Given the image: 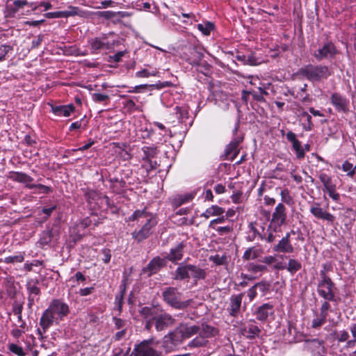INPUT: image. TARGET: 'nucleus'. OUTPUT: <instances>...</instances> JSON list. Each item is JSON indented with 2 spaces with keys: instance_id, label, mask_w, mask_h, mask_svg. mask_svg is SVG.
<instances>
[{
  "instance_id": "1",
  "label": "nucleus",
  "mask_w": 356,
  "mask_h": 356,
  "mask_svg": "<svg viewBox=\"0 0 356 356\" xmlns=\"http://www.w3.org/2000/svg\"><path fill=\"white\" fill-rule=\"evenodd\" d=\"M70 309L66 303L59 300H52L40 319V325L42 327V330L40 328L38 329V335L42 338L43 334L54 323L58 324L60 321H63L68 315Z\"/></svg>"
},
{
  "instance_id": "2",
  "label": "nucleus",
  "mask_w": 356,
  "mask_h": 356,
  "mask_svg": "<svg viewBox=\"0 0 356 356\" xmlns=\"http://www.w3.org/2000/svg\"><path fill=\"white\" fill-rule=\"evenodd\" d=\"M206 271L198 266L180 263L174 273L173 278L177 280H184L193 279L195 282L200 280L205 279Z\"/></svg>"
},
{
  "instance_id": "3",
  "label": "nucleus",
  "mask_w": 356,
  "mask_h": 356,
  "mask_svg": "<svg viewBox=\"0 0 356 356\" xmlns=\"http://www.w3.org/2000/svg\"><path fill=\"white\" fill-rule=\"evenodd\" d=\"M300 73L313 82H318L327 79L331 74L328 67L321 65H307L300 70Z\"/></svg>"
},
{
  "instance_id": "4",
  "label": "nucleus",
  "mask_w": 356,
  "mask_h": 356,
  "mask_svg": "<svg viewBox=\"0 0 356 356\" xmlns=\"http://www.w3.org/2000/svg\"><path fill=\"white\" fill-rule=\"evenodd\" d=\"M164 300L170 306L177 309H184L190 303L189 300L181 301V293L175 287H168L163 292Z\"/></svg>"
},
{
  "instance_id": "5",
  "label": "nucleus",
  "mask_w": 356,
  "mask_h": 356,
  "mask_svg": "<svg viewBox=\"0 0 356 356\" xmlns=\"http://www.w3.org/2000/svg\"><path fill=\"white\" fill-rule=\"evenodd\" d=\"M153 339L144 340L135 346L129 356H162V353L152 347Z\"/></svg>"
},
{
  "instance_id": "6",
  "label": "nucleus",
  "mask_w": 356,
  "mask_h": 356,
  "mask_svg": "<svg viewBox=\"0 0 356 356\" xmlns=\"http://www.w3.org/2000/svg\"><path fill=\"white\" fill-rule=\"evenodd\" d=\"M86 197L92 209L96 210L102 208L104 204H108V198L95 191H88Z\"/></svg>"
},
{
  "instance_id": "7",
  "label": "nucleus",
  "mask_w": 356,
  "mask_h": 356,
  "mask_svg": "<svg viewBox=\"0 0 356 356\" xmlns=\"http://www.w3.org/2000/svg\"><path fill=\"white\" fill-rule=\"evenodd\" d=\"M215 329L208 325H202L199 332V336L193 339L189 346L192 347H198L204 346L206 343V339L214 335Z\"/></svg>"
},
{
  "instance_id": "8",
  "label": "nucleus",
  "mask_w": 356,
  "mask_h": 356,
  "mask_svg": "<svg viewBox=\"0 0 356 356\" xmlns=\"http://www.w3.org/2000/svg\"><path fill=\"white\" fill-rule=\"evenodd\" d=\"M318 293L327 300H332L334 297V284L330 280H320L318 284Z\"/></svg>"
},
{
  "instance_id": "9",
  "label": "nucleus",
  "mask_w": 356,
  "mask_h": 356,
  "mask_svg": "<svg viewBox=\"0 0 356 356\" xmlns=\"http://www.w3.org/2000/svg\"><path fill=\"white\" fill-rule=\"evenodd\" d=\"M157 221L154 217H150L147 220L146 223L138 231L132 234L133 238L140 242L147 238L152 234V229L156 226Z\"/></svg>"
},
{
  "instance_id": "10",
  "label": "nucleus",
  "mask_w": 356,
  "mask_h": 356,
  "mask_svg": "<svg viewBox=\"0 0 356 356\" xmlns=\"http://www.w3.org/2000/svg\"><path fill=\"white\" fill-rule=\"evenodd\" d=\"M330 102L338 112L346 113L349 111V100L338 92L332 94Z\"/></svg>"
},
{
  "instance_id": "11",
  "label": "nucleus",
  "mask_w": 356,
  "mask_h": 356,
  "mask_svg": "<svg viewBox=\"0 0 356 356\" xmlns=\"http://www.w3.org/2000/svg\"><path fill=\"white\" fill-rule=\"evenodd\" d=\"M330 308V305L328 302L325 301L322 304L320 309V314L312 320V327L313 328H318L326 322ZM327 321L331 323L334 322V320L330 318H328Z\"/></svg>"
},
{
  "instance_id": "12",
  "label": "nucleus",
  "mask_w": 356,
  "mask_h": 356,
  "mask_svg": "<svg viewBox=\"0 0 356 356\" xmlns=\"http://www.w3.org/2000/svg\"><path fill=\"white\" fill-rule=\"evenodd\" d=\"M90 44L93 51L104 49H110L113 48L114 43L108 40L106 35H102L100 37L92 38L90 40Z\"/></svg>"
},
{
  "instance_id": "13",
  "label": "nucleus",
  "mask_w": 356,
  "mask_h": 356,
  "mask_svg": "<svg viewBox=\"0 0 356 356\" xmlns=\"http://www.w3.org/2000/svg\"><path fill=\"white\" fill-rule=\"evenodd\" d=\"M336 53L337 49L334 44L332 42H327L315 51L313 54V56L317 60H321L323 59L334 57Z\"/></svg>"
},
{
  "instance_id": "14",
  "label": "nucleus",
  "mask_w": 356,
  "mask_h": 356,
  "mask_svg": "<svg viewBox=\"0 0 356 356\" xmlns=\"http://www.w3.org/2000/svg\"><path fill=\"white\" fill-rule=\"evenodd\" d=\"M155 328L157 331H162L174 324L175 320L168 314L158 313L154 319Z\"/></svg>"
},
{
  "instance_id": "15",
  "label": "nucleus",
  "mask_w": 356,
  "mask_h": 356,
  "mask_svg": "<svg viewBox=\"0 0 356 356\" xmlns=\"http://www.w3.org/2000/svg\"><path fill=\"white\" fill-rule=\"evenodd\" d=\"M309 211L314 216L318 219L325 220L331 222L334 220V216L320 207L318 203H315L312 206Z\"/></svg>"
},
{
  "instance_id": "16",
  "label": "nucleus",
  "mask_w": 356,
  "mask_h": 356,
  "mask_svg": "<svg viewBox=\"0 0 356 356\" xmlns=\"http://www.w3.org/2000/svg\"><path fill=\"white\" fill-rule=\"evenodd\" d=\"M255 314L257 320L266 321L269 316L274 315L273 306L269 303L263 304L257 308Z\"/></svg>"
},
{
  "instance_id": "17",
  "label": "nucleus",
  "mask_w": 356,
  "mask_h": 356,
  "mask_svg": "<svg viewBox=\"0 0 356 356\" xmlns=\"http://www.w3.org/2000/svg\"><path fill=\"white\" fill-rule=\"evenodd\" d=\"M164 265V259L155 257L148 264L147 267L143 269V273L147 274L148 277L156 273Z\"/></svg>"
},
{
  "instance_id": "18",
  "label": "nucleus",
  "mask_w": 356,
  "mask_h": 356,
  "mask_svg": "<svg viewBox=\"0 0 356 356\" xmlns=\"http://www.w3.org/2000/svg\"><path fill=\"white\" fill-rule=\"evenodd\" d=\"M241 334L248 339H253L259 336L261 332V330L256 325L255 322L250 321L247 324H245L241 329Z\"/></svg>"
},
{
  "instance_id": "19",
  "label": "nucleus",
  "mask_w": 356,
  "mask_h": 356,
  "mask_svg": "<svg viewBox=\"0 0 356 356\" xmlns=\"http://www.w3.org/2000/svg\"><path fill=\"white\" fill-rule=\"evenodd\" d=\"M185 245L183 242L179 243L175 247L170 250L169 253L166 256V259L173 263L181 260L184 256V249Z\"/></svg>"
},
{
  "instance_id": "20",
  "label": "nucleus",
  "mask_w": 356,
  "mask_h": 356,
  "mask_svg": "<svg viewBox=\"0 0 356 356\" xmlns=\"http://www.w3.org/2000/svg\"><path fill=\"white\" fill-rule=\"evenodd\" d=\"M49 105L51 106V111L57 116L69 117L75 108L73 104L54 106L49 104Z\"/></svg>"
},
{
  "instance_id": "21",
  "label": "nucleus",
  "mask_w": 356,
  "mask_h": 356,
  "mask_svg": "<svg viewBox=\"0 0 356 356\" xmlns=\"http://www.w3.org/2000/svg\"><path fill=\"white\" fill-rule=\"evenodd\" d=\"M289 237L290 233H287L274 247V250L284 253H292L294 248L290 243Z\"/></svg>"
},
{
  "instance_id": "22",
  "label": "nucleus",
  "mask_w": 356,
  "mask_h": 356,
  "mask_svg": "<svg viewBox=\"0 0 356 356\" xmlns=\"http://www.w3.org/2000/svg\"><path fill=\"white\" fill-rule=\"evenodd\" d=\"M286 218V207L282 203H279L273 213L272 220L279 225H283Z\"/></svg>"
},
{
  "instance_id": "23",
  "label": "nucleus",
  "mask_w": 356,
  "mask_h": 356,
  "mask_svg": "<svg viewBox=\"0 0 356 356\" xmlns=\"http://www.w3.org/2000/svg\"><path fill=\"white\" fill-rule=\"evenodd\" d=\"M194 197L192 193H186L183 195H177L171 199V204L173 207L177 208L183 204L189 202Z\"/></svg>"
},
{
  "instance_id": "24",
  "label": "nucleus",
  "mask_w": 356,
  "mask_h": 356,
  "mask_svg": "<svg viewBox=\"0 0 356 356\" xmlns=\"http://www.w3.org/2000/svg\"><path fill=\"white\" fill-rule=\"evenodd\" d=\"M243 293H240L236 296H233L230 300V314L232 316H236L241 308V302L243 299Z\"/></svg>"
},
{
  "instance_id": "25",
  "label": "nucleus",
  "mask_w": 356,
  "mask_h": 356,
  "mask_svg": "<svg viewBox=\"0 0 356 356\" xmlns=\"http://www.w3.org/2000/svg\"><path fill=\"white\" fill-rule=\"evenodd\" d=\"M13 179L18 182L24 184L29 188H34L35 187V184L32 183L33 181V178L25 173L15 172L13 176Z\"/></svg>"
},
{
  "instance_id": "26",
  "label": "nucleus",
  "mask_w": 356,
  "mask_h": 356,
  "mask_svg": "<svg viewBox=\"0 0 356 356\" xmlns=\"http://www.w3.org/2000/svg\"><path fill=\"white\" fill-rule=\"evenodd\" d=\"M225 212V209L217 205H212L211 207L206 209V211L201 214V217L207 219L212 216H221Z\"/></svg>"
},
{
  "instance_id": "27",
  "label": "nucleus",
  "mask_w": 356,
  "mask_h": 356,
  "mask_svg": "<svg viewBox=\"0 0 356 356\" xmlns=\"http://www.w3.org/2000/svg\"><path fill=\"white\" fill-rule=\"evenodd\" d=\"M158 313L159 310L156 307H144L140 310V314L145 321H154Z\"/></svg>"
},
{
  "instance_id": "28",
  "label": "nucleus",
  "mask_w": 356,
  "mask_h": 356,
  "mask_svg": "<svg viewBox=\"0 0 356 356\" xmlns=\"http://www.w3.org/2000/svg\"><path fill=\"white\" fill-rule=\"evenodd\" d=\"M261 254V250L256 247H251L247 249L243 255L244 260H252L257 258Z\"/></svg>"
},
{
  "instance_id": "29",
  "label": "nucleus",
  "mask_w": 356,
  "mask_h": 356,
  "mask_svg": "<svg viewBox=\"0 0 356 356\" xmlns=\"http://www.w3.org/2000/svg\"><path fill=\"white\" fill-rule=\"evenodd\" d=\"M150 217H153L152 214L147 212L146 209H144L143 210H136L135 211L133 214L129 217L130 220H138L140 218H144L147 220Z\"/></svg>"
},
{
  "instance_id": "30",
  "label": "nucleus",
  "mask_w": 356,
  "mask_h": 356,
  "mask_svg": "<svg viewBox=\"0 0 356 356\" xmlns=\"http://www.w3.org/2000/svg\"><path fill=\"white\" fill-rule=\"evenodd\" d=\"M197 29L202 33L204 35H210L211 31L214 28V25L213 23L210 22H207L202 24H198Z\"/></svg>"
},
{
  "instance_id": "31",
  "label": "nucleus",
  "mask_w": 356,
  "mask_h": 356,
  "mask_svg": "<svg viewBox=\"0 0 356 356\" xmlns=\"http://www.w3.org/2000/svg\"><path fill=\"white\" fill-rule=\"evenodd\" d=\"M300 268L301 264L298 260L294 259H290L288 265L286 266V269L291 274L296 273L300 270Z\"/></svg>"
},
{
  "instance_id": "32",
  "label": "nucleus",
  "mask_w": 356,
  "mask_h": 356,
  "mask_svg": "<svg viewBox=\"0 0 356 356\" xmlns=\"http://www.w3.org/2000/svg\"><path fill=\"white\" fill-rule=\"evenodd\" d=\"M281 200L285 204L291 206L294 204L293 197L291 195L288 188H284L280 192Z\"/></svg>"
},
{
  "instance_id": "33",
  "label": "nucleus",
  "mask_w": 356,
  "mask_h": 356,
  "mask_svg": "<svg viewBox=\"0 0 356 356\" xmlns=\"http://www.w3.org/2000/svg\"><path fill=\"white\" fill-rule=\"evenodd\" d=\"M341 168L343 171L347 172V176L353 178L356 173L355 166L353 167V164L348 161L343 163Z\"/></svg>"
},
{
  "instance_id": "34",
  "label": "nucleus",
  "mask_w": 356,
  "mask_h": 356,
  "mask_svg": "<svg viewBox=\"0 0 356 356\" xmlns=\"http://www.w3.org/2000/svg\"><path fill=\"white\" fill-rule=\"evenodd\" d=\"M200 330V327L197 325H192L189 327H186L184 330H182V335L184 337L189 338L191 336L197 334Z\"/></svg>"
},
{
  "instance_id": "35",
  "label": "nucleus",
  "mask_w": 356,
  "mask_h": 356,
  "mask_svg": "<svg viewBox=\"0 0 356 356\" xmlns=\"http://www.w3.org/2000/svg\"><path fill=\"white\" fill-rule=\"evenodd\" d=\"M263 295H266L270 290V284L266 281L259 282L254 285Z\"/></svg>"
},
{
  "instance_id": "36",
  "label": "nucleus",
  "mask_w": 356,
  "mask_h": 356,
  "mask_svg": "<svg viewBox=\"0 0 356 356\" xmlns=\"http://www.w3.org/2000/svg\"><path fill=\"white\" fill-rule=\"evenodd\" d=\"M173 334L170 333L165 335L163 340V347L166 349V351H170L172 349V346H175L173 342Z\"/></svg>"
},
{
  "instance_id": "37",
  "label": "nucleus",
  "mask_w": 356,
  "mask_h": 356,
  "mask_svg": "<svg viewBox=\"0 0 356 356\" xmlns=\"http://www.w3.org/2000/svg\"><path fill=\"white\" fill-rule=\"evenodd\" d=\"M318 177H319V179L321 180V183L323 185L324 190L334 185L332 183L331 177L325 173L320 174Z\"/></svg>"
},
{
  "instance_id": "38",
  "label": "nucleus",
  "mask_w": 356,
  "mask_h": 356,
  "mask_svg": "<svg viewBox=\"0 0 356 356\" xmlns=\"http://www.w3.org/2000/svg\"><path fill=\"white\" fill-rule=\"evenodd\" d=\"M248 270L252 273L257 274L266 271L267 268L264 265L250 264L248 267Z\"/></svg>"
},
{
  "instance_id": "39",
  "label": "nucleus",
  "mask_w": 356,
  "mask_h": 356,
  "mask_svg": "<svg viewBox=\"0 0 356 356\" xmlns=\"http://www.w3.org/2000/svg\"><path fill=\"white\" fill-rule=\"evenodd\" d=\"M293 149L296 152L297 159H301L305 157L304 149L301 145V143L298 140L292 144Z\"/></svg>"
},
{
  "instance_id": "40",
  "label": "nucleus",
  "mask_w": 356,
  "mask_h": 356,
  "mask_svg": "<svg viewBox=\"0 0 356 356\" xmlns=\"http://www.w3.org/2000/svg\"><path fill=\"white\" fill-rule=\"evenodd\" d=\"M239 141L237 140H233L232 141L229 145L227 146L226 149V154L230 155L233 154V157H235L236 154H238L237 147L238 145Z\"/></svg>"
},
{
  "instance_id": "41",
  "label": "nucleus",
  "mask_w": 356,
  "mask_h": 356,
  "mask_svg": "<svg viewBox=\"0 0 356 356\" xmlns=\"http://www.w3.org/2000/svg\"><path fill=\"white\" fill-rule=\"evenodd\" d=\"M8 348L10 352L17 355V356H25L26 355V353L24 351L22 347H21L15 343L8 344Z\"/></svg>"
},
{
  "instance_id": "42",
  "label": "nucleus",
  "mask_w": 356,
  "mask_h": 356,
  "mask_svg": "<svg viewBox=\"0 0 356 356\" xmlns=\"http://www.w3.org/2000/svg\"><path fill=\"white\" fill-rule=\"evenodd\" d=\"M24 257L23 254H19L15 256H9L5 257L3 261L6 264L10 263H21L24 261Z\"/></svg>"
},
{
  "instance_id": "43",
  "label": "nucleus",
  "mask_w": 356,
  "mask_h": 356,
  "mask_svg": "<svg viewBox=\"0 0 356 356\" xmlns=\"http://www.w3.org/2000/svg\"><path fill=\"white\" fill-rule=\"evenodd\" d=\"M52 233L50 231L43 232L42 237L40 239V243L42 245H46L51 242Z\"/></svg>"
},
{
  "instance_id": "44",
  "label": "nucleus",
  "mask_w": 356,
  "mask_h": 356,
  "mask_svg": "<svg viewBox=\"0 0 356 356\" xmlns=\"http://www.w3.org/2000/svg\"><path fill=\"white\" fill-rule=\"evenodd\" d=\"M13 50L10 45L1 44L0 45V62L6 59V55Z\"/></svg>"
},
{
  "instance_id": "45",
  "label": "nucleus",
  "mask_w": 356,
  "mask_h": 356,
  "mask_svg": "<svg viewBox=\"0 0 356 356\" xmlns=\"http://www.w3.org/2000/svg\"><path fill=\"white\" fill-rule=\"evenodd\" d=\"M92 99L97 103L105 102L109 99V96L105 94L93 93L92 95Z\"/></svg>"
},
{
  "instance_id": "46",
  "label": "nucleus",
  "mask_w": 356,
  "mask_h": 356,
  "mask_svg": "<svg viewBox=\"0 0 356 356\" xmlns=\"http://www.w3.org/2000/svg\"><path fill=\"white\" fill-rule=\"evenodd\" d=\"M331 268V265L325 264L323 266V269L320 271L321 280H330L331 278L327 275V273Z\"/></svg>"
},
{
  "instance_id": "47",
  "label": "nucleus",
  "mask_w": 356,
  "mask_h": 356,
  "mask_svg": "<svg viewBox=\"0 0 356 356\" xmlns=\"http://www.w3.org/2000/svg\"><path fill=\"white\" fill-rule=\"evenodd\" d=\"M174 110L175 111L176 116L179 120L188 118V112L185 108L177 106Z\"/></svg>"
},
{
  "instance_id": "48",
  "label": "nucleus",
  "mask_w": 356,
  "mask_h": 356,
  "mask_svg": "<svg viewBox=\"0 0 356 356\" xmlns=\"http://www.w3.org/2000/svg\"><path fill=\"white\" fill-rule=\"evenodd\" d=\"M138 101V97H134L133 99H127L124 103V108H127L129 111H133L137 109V107L136 106L135 100Z\"/></svg>"
},
{
  "instance_id": "49",
  "label": "nucleus",
  "mask_w": 356,
  "mask_h": 356,
  "mask_svg": "<svg viewBox=\"0 0 356 356\" xmlns=\"http://www.w3.org/2000/svg\"><path fill=\"white\" fill-rule=\"evenodd\" d=\"M325 191L333 200L337 202L339 200L340 196L339 194L336 192L335 184L328 188H326Z\"/></svg>"
},
{
  "instance_id": "50",
  "label": "nucleus",
  "mask_w": 356,
  "mask_h": 356,
  "mask_svg": "<svg viewBox=\"0 0 356 356\" xmlns=\"http://www.w3.org/2000/svg\"><path fill=\"white\" fill-rule=\"evenodd\" d=\"M157 74L156 71L149 72L147 70L144 69L138 71L136 73L137 77H149L152 76H156Z\"/></svg>"
},
{
  "instance_id": "51",
  "label": "nucleus",
  "mask_w": 356,
  "mask_h": 356,
  "mask_svg": "<svg viewBox=\"0 0 356 356\" xmlns=\"http://www.w3.org/2000/svg\"><path fill=\"white\" fill-rule=\"evenodd\" d=\"M220 235H224L230 233L233 228L231 225H227L224 227H218L215 229Z\"/></svg>"
},
{
  "instance_id": "52",
  "label": "nucleus",
  "mask_w": 356,
  "mask_h": 356,
  "mask_svg": "<svg viewBox=\"0 0 356 356\" xmlns=\"http://www.w3.org/2000/svg\"><path fill=\"white\" fill-rule=\"evenodd\" d=\"M101 253L103 255V261L106 264L108 263L111 258V250L109 249L104 248L102 250Z\"/></svg>"
},
{
  "instance_id": "53",
  "label": "nucleus",
  "mask_w": 356,
  "mask_h": 356,
  "mask_svg": "<svg viewBox=\"0 0 356 356\" xmlns=\"http://www.w3.org/2000/svg\"><path fill=\"white\" fill-rule=\"evenodd\" d=\"M349 339V334L346 330L340 331L337 334V339L340 342H344Z\"/></svg>"
},
{
  "instance_id": "54",
  "label": "nucleus",
  "mask_w": 356,
  "mask_h": 356,
  "mask_svg": "<svg viewBox=\"0 0 356 356\" xmlns=\"http://www.w3.org/2000/svg\"><path fill=\"white\" fill-rule=\"evenodd\" d=\"M154 125L155 127H158L160 130L163 131V133L162 134L163 136L169 135V136H171V131H170V130L166 129L165 127V126L163 124H161V122H154Z\"/></svg>"
},
{
  "instance_id": "55",
  "label": "nucleus",
  "mask_w": 356,
  "mask_h": 356,
  "mask_svg": "<svg viewBox=\"0 0 356 356\" xmlns=\"http://www.w3.org/2000/svg\"><path fill=\"white\" fill-rule=\"evenodd\" d=\"M225 220V218L224 216L217 218L216 219L212 220L209 223V227L211 229H216V225L218 223H222Z\"/></svg>"
},
{
  "instance_id": "56",
  "label": "nucleus",
  "mask_w": 356,
  "mask_h": 356,
  "mask_svg": "<svg viewBox=\"0 0 356 356\" xmlns=\"http://www.w3.org/2000/svg\"><path fill=\"white\" fill-rule=\"evenodd\" d=\"M27 289L30 294L38 295L40 293V289L35 284H29Z\"/></svg>"
},
{
  "instance_id": "57",
  "label": "nucleus",
  "mask_w": 356,
  "mask_h": 356,
  "mask_svg": "<svg viewBox=\"0 0 356 356\" xmlns=\"http://www.w3.org/2000/svg\"><path fill=\"white\" fill-rule=\"evenodd\" d=\"M210 259L217 265H222L224 264L225 258L219 255H215L214 257H211Z\"/></svg>"
},
{
  "instance_id": "58",
  "label": "nucleus",
  "mask_w": 356,
  "mask_h": 356,
  "mask_svg": "<svg viewBox=\"0 0 356 356\" xmlns=\"http://www.w3.org/2000/svg\"><path fill=\"white\" fill-rule=\"evenodd\" d=\"M276 260L277 259L275 256L268 255V256H266V257H263L261 261L263 263H265L268 265H270L273 263H275Z\"/></svg>"
},
{
  "instance_id": "59",
  "label": "nucleus",
  "mask_w": 356,
  "mask_h": 356,
  "mask_svg": "<svg viewBox=\"0 0 356 356\" xmlns=\"http://www.w3.org/2000/svg\"><path fill=\"white\" fill-rule=\"evenodd\" d=\"M242 193L237 191L231 196L232 202L235 204L240 203L242 198Z\"/></svg>"
},
{
  "instance_id": "60",
  "label": "nucleus",
  "mask_w": 356,
  "mask_h": 356,
  "mask_svg": "<svg viewBox=\"0 0 356 356\" xmlns=\"http://www.w3.org/2000/svg\"><path fill=\"white\" fill-rule=\"evenodd\" d=\"M34 188L38 189L39 192L43 193H49L51 191L49 187L42 184H35Z\"/></svg>"
},
{
  "instance_id": "61",
  "label": "nucleus",
  "mask_w": 356,
  "mask_h": 356,
  "mask_svg": "<svg viewBox=\"0 0 356 356\" xmlns=\"http://www.w3.org/2000/svg\"><path fill=\"white\" fill-rule=\"evenodd\" d=\"M65 13V17H67L69 16H74L78 14V8L76 7H70V10L63 11Z\"/></svg>"
},
{
  "instance_id": "62",
  "label": "nucleus",
  "mask_w": 356,
  "mask_h": 356,
  "mask_svg": "<svg viewBox=\"0 0 356 356\" xmlns=\"http://www.w3.org/2000/svg\"><path fill=\"white\" fill-rule=\"evenodd\" d=\"M257 294V289L254 286L249 289L248 291V296L249 297L250 301H252L256 297Z\"/></svg>"
},
{
  "instance_id": "63",
  "label": "nucleus",
  "mask_w": 356,
  "mask_h": 356,
  "mask_svg": "<svg viewBox=\"0 0 356 356\" xmlns=\"http://www.w3.org/2000/svg\"><path fill=\"white\" fill-rule=\"evenodd\" d=\"M24 332V330H21V329H18V328H15V329H13L11 331V334L12 336L15 338V339H18L19 338L22 334Z\"/></svg>"
},
{
  "instance_id": "64",
  "label": "nucleus",
  "mask_w": 356,
  "mask_h": 356,
  "mask_svg": "<svg viewBox=\"0 0 356 356\" xmlns=\"http://www.w3.org/2000/svg\"><path fill=\"white\" fill-rule=\"evenodd\" d=\"M286 138L289 141H290L292 144L298 141V140L296 138V135L292 132V131H289L287 134H286Z\"/></svg>"
}]
</instances>
